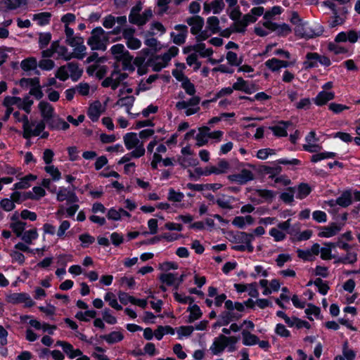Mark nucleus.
<instances>
[{"label": "nucleus", "instance_id": "nucleus-1", "mask_svg": "<svg viewBox=\"0 0 360 360\" xmlns=\"http://www.w3.org/2000/svg\"><path fill=\"white\" fill-rule=\"evenodd\" d=\"M228 235L233 238L232 242H238L244 243V245H238L232 246V249L236 251L244 252L247 250L248 252H252L254 251V247L252 245V240L254 239L252 233H248L244 231L233 232L230 231L228 232Z\"/></svg>", "mask_w": 360, "mask_h": 360}, {"label": "nucleus", "instance_id": "nucleus-2", "mask_svg": "<svg viewBox=\"0 0 360 360\" xmlns=\"http://www.w3.org/2000/svg\"><path fill=\"white\" fill-rule=\"evenodd\" d=\"M111 53L117 60L122 61V69L133 72L134 70L132 63L133 56L125 49L124 45L117 44L111 47Z\"/></svg>", "mask_w": 360, "mask_h": 360}, {"label": "nucleus", "instance_id": "nucleus-3", "mask_svg": "<svg viewBox=\"0 0 360 360\" xmlns=\"http://www.w3.org/2000/svg\"><path fill=\"white\" fill-rule=\"evenodd\" d=\"M65 43L74 47V51L66 58V60L72 58L82 59L85 56L86 46L84 45V39L79 36H72L65 39Z\"/></svg>", "mask_w": 360, "mask_h": 360}, {"label": "nucleus", "instance_id": "nucleus-4", "mask_svg": "<svg viewBox=\"0 0 360 360\" xmlns=\"http://www.w3.org/2000/svg\"><path fill=\"white\" fill-rule=\"evenodd\" d=\"M7 302L13 304L24 303L26 308L32 307L35 302L31 299L29 294L26 292H13L6 295Z\"/></svg>", "mask_w": 360, "mask_h": 360}, {"label": "nucleus", "instance_id": "nucleus-5", "mask_svg": "<svg viewBox=\"0 0 360 360\" xmlns=\"http://www.w3.org/2000/svg\"><path fill=\"white\" fill-rule=\"evenodd\" d=\"M104 30L101 27H96L93 30L91 36L88 39V44L93 50H105V45L103 41Z\"/></svg>", "mask_w": 360, "mask_h": 360}, {"label": "nucleus", "instance_id": "nucleus-6", "mask_svg": "<svg viewBox=\"0 0 360 360\" xmlns=\"http://www.w3.org/2000/svg\"><path fill=\"white\" fill-rule=\"evenodd\" d=\"M127 77L128 75L127 73H121L120 71L114 70L109 77L102 82V86L103 87L110 86L112 89L115 90L120 84Z\"/></svg>", "mask_w": 360, "mask_h": 360}, {"label": "nucleus", "instance_id": "nucleus-7", "mask_svg": "<svg viewBox=\"0 0 360 360\" xmlns=\"http://www.w3.org/2000/svg\"><path fill=\"white\" fill-rule=\"evenodd\" d=\"M255 172L257 174L256 177L264 178L266 174H269L270 178H274L278 175L281 170V167H268L265 165H259L257 167H253Z\"/></svg>", "mask_w": 360, "mask_h": 360}, {"label": "nucleus", "instance_id": "nucleus-8", "mask_svg": "<svg viewBox=\"0 0 360 360\" xmlns=\"http://www.w3.org/2000/svg\"><path fill=\"white\" fill-rule=\"evenodd\" d=\"M175 30L179 32V34L171 33V37L174 44L181 45L185 43L188 34V27L185 25H176L174 26Z\"/></svg>", "mask_w": 360, "mask_h": 360}, {"label": "nucleus", "instance_id": "nucleus-9", "mask_svg": "<svg viewBox=\"0 0 360 360\" xmlns=\"http://www.w3.org/2000/svg\"><path fill=\"white\" fill-rule=\"evenodd\" d=\"M229 163L225 160H220L217 166H210L205 167V176H209L211 174H220L226 173L229 169Z\"/></svg>", "mask_w": 360, "mask_h": 360}, {"label": "nucleus", "instance_id": "nucleus-10", "mask_svg": "<svg viewBox=\"0 0 360 360\" xmlns=\"http://www.w3.org/2000/svg\"><path fill=\"white\" fill-rule=\"evenodd\" d=\"M186 23L191 26V32L196 35L202 30L204 25V20L200 15H194L186 19Z\"/></svg>", "mask_w": 360, "mask_h": 360}, {"label": "nucleus", "instance_id": "nucleus-11", "mask_svg": "<svg viewBox=\"0 0 360 360\" xmlns=\"http://www.w3.org/2000/svg\"><path fill=\"white\" fill-rule=\"evenodd\" d=\"M233 88L235 90L242 91L246 94H252L257 90L256 85L254 84H248L242 77H238L237 82L233 84Z\"/></svg>", "mask_w": 360, "mask_h": 360}, {"label": "nucleus", "instance_id": "nucleus-12", "mask_svg": "<svg viewBox=\"0 0 360 360\" xmlns=\"http://www.w3.org/2000/svg\"><path fill=\"white\" fill-rule=\"evenodd\" d=\"M323 231L318 233L321 238H330L335 236L342 229V226L335 222L330 223L328 226L321 227Z\"/></svg>", "mask_w": 360, "mask_h": 360}, {"label": "nucleus", "instance_id": "nucleus-13", "mask_svg": "<svg viewBox=\"0 0 360 360\" xmlns=\"http://www.w3.org/2000/svg\"><path fill=\"white\" fill-rule=\"evenodd\" d=\"M124 142L128 150L138 148L140 146L143 147V142H141L136 133H127L124 136Z\"/></svg>", "mask_w": 360, "mask_h": 360}, {"label": "nucleus", "instance_id": "nucleus-14", "mask_svg": "<svg viewBox=\"0 0 360 360\" xmlns=\"http://www.w3.org/2000/svg\"><path fill=\"white\" fill-rule=\"evenodd\" d=\"M222 337H226V335L221 334L218 337L215 338L212 346L210 347V350L214 355H219L227 347L226 340L220 338Z\"/></svg>", "mask_w": 360, "mask_h": 360}, {"label": "nucleus", "instance_id": "nucleus-15", "mask_svg": "<svg viewBox=\"0 0 360 360\" xmlns=\"http://www.w3.org/2000/svg\"><path fill=\"white\" fill-rule=\"evenodd\" d=\"M142 10V4L141 1H139L136 6L132 7L130 11V14L129 15V21L131 24L136 25L138 26H141V11Z\"/></svg>", "mask_w": 360, "mask_h": 360}, {"label": "nucleus", "instance_id": "nucleus-16", "mask_svg": "<svg viewBox=\"0 0 360 360\" xmlns=\"http://www.w3.org/2000/svg\"><path fill=\"white\" fill-rule=\"evenodd\" d=\"M292 124V122L289 121H280L278 125L269 127V129L271 130L276 136H287L288 133L286 129Z\"/></svg>", "mask_w": 360, "mask_h": 360}, {"label": "nucleus", "instance_id": "nucleus-17", "mask_svg": "<svg viewBox=\"0 0 360 360\" xmlns=\"http://www.w3.org/2000/svg\"><path fill=\"white\" fill-rule=\"evenodd\" d=\"M27 0H2L0 2V11H7L13 10L21 5L26 4Z\"/></svg>", "mask_w": 360, "mask_h": 360}, {"label": "nucleus", "instance_id": "nucleus-18", "mask_svg": "<svg viewBox=\"0 0 360 360\" xmlns=\"http://www.w3.org/2000/svg\"><path fill=\"white\" fill-rule=\"evenodd\" d=\"M352 203V192L351 190L344 191L336 199V204L342 207H347Z\"/></svg>", "mask_w": 360, "mask_h": 360}, {"label": "nucleus", "instance_id": "nucleus-19", "mask_svg": "<svg viewBox=\"0 0 360 360\" xmlns=\"http://www.w3.org/2000/svg\"><path fill=\"white\" fill-rule=\"evenodd\" d=\"M70 77L73 81H77L82 76L83 70L79 68L78 63L75 62L68 63L67 65Z\"/></svg>", "mask_w": 360, "mask_h": 360}, {"label": "nucleus", "instance_id": "nucleus-20", "mask_svg": "<svg viewBox=\"0 0 360 360\" xmlns=\"http://www.w3.org/2000/svg\"><path fill=\"white\" fill-rule=\"evenodd\" d=\"M296 193V188L288 186L283 192L280 194V199L285 204L290 205L294 202V197Z\"/></svg>", "mask_w": 360, "mask_h": 360}, {"label": "nucleus", "instance_id": "nucleus-21", "mask_svg": "<svg viewBox=\"0 0 360 360\" xmlns=\"http://www.w3.org/2000/svg\"><path fill=\"white\" fill-rule=\"evenodd\" d=\"M39 109L43 118L42 120H47L50 117L54 115V109L48 102L41 101L39 103Z\"/></svg>", "mask_w": 360, "mask_h": 360}, {"label": "nucleus", "instance_id": "nucleus-22", "mask_svg": "<svg viewBox=\"0 0 360 360\" xmlns=\"http://www.w3.org/2000/svg\"><path fill=\"white\" fill-rule=\"evenodd\" d=\"M34 194L32 191H27V192H20L18 191H15L13 192L11 195V198L15 202V203L20 204L22 202L31 199H34Z\"/></svg>", "mask_w": 360, "mask_h": 360}, {"label": "nucleus", "instance_id": "nucleus-23", "mask_svg": "<svg viewBox=\"0 0 360 360\" xmlns=\"http://www.w3.org/2000/svg\"><path fill=\"white\" fill-rule=\"evenodd\" d=\"M242 314L233 311H223L219 314V319H222V324L228 326L232 321H238Z\"/></svg>", "mask_w": 360, "mask_h": 360}, {"label": "nucleus", "instance_id": "nucleus-24", "mask_svg": "<svg viewBox=\"0 0 360 360\" xmlns=\"http://www.w3.org/2000/svg\"><path fill=\"white\" fill-rule=\"evenodd\" d=\"M335 98L333 92H328L322 91L319 93L314 101L316 105L321 106L325 105L328 101L333 100Z\"/></svg>", "mask_w": 360, "mask_h": 360}, {"label": "nucleus", "instance_id": "nucleus-25", "mask_svg": "<svg viewBox=\"0 0 360 360\" xmlns=\"http://www.w3.org/2000/svg\"><path fill=\"white\" fill-rule=\"evenodd\" d=\"M124 338V335L120 331H112L109 334L100 335V338L105 340L109 345L119 342L122 341Z\"/></svg>", "mask_w": 360, "mask_h": 360}, {"label": "nucleus", "instance_id": "nucleus-26", "mask_svg": "<svg viewBox=\"0 0 360 360\" xmlns=\"http://www.w3.org/2000/svg\"><path fill=\"white\" fill-rule=\"evenodd\" d=\"M187 311H190L188 320L186 321L188 323H193L195 321L200 319L202 316V312L200 307L195 304L192 306H189Z\"/></svg>", "mask_w": 360, "mask_h": 360}, {"label": "nucleus", "instance_id": "nucleus-27", "mask_svg": "<svg viewBox=\"0 0 360 360\" xmlns=\"http://www.w3.org/2000/svg\"><path fill=\"white\" fill-rule=\"evenodd\" d=\"M357 261V254L356 252H347V253L342 257H338L334 261L335 264H353Z\"/></svg>", "mask_w": 360, "mask_h": 360}, {"label": "nucleus", "instance_id": "nucleus-28", "mask_svg": "<svg viewBox=\"0 0 360 360\" xmlns=\"http://www.w3.org/2000/svg\"><path fill=\"white\" fill-rule=\"evenodd\" d=\"M145 154V148L140 146L138 148H136L134 150L131 151L130 153L127 154L124 157L119 160L118 164H124L128 162L131 158H140Z\"/></svg>", "mask_w": 360, "mask_h": 360}, {"label": "nucleus", "instance_id": "nucleus-29", "mask_svg": "<svg viewBox=\"0 0 360 360\" xmlns=\"http://www.w3.org/2000/svg\"><path fill=\"white\" fill-rule=\"evenodd\" d=\"M243 336V344L245 346H252L255 345L258 342V337L249 332L248 330H243L242 333Z\"/></svg>", "mask_w": 360, "mask_h": 360}, {"label": "nucleus", "instance_id": "nucleus-30", "mask_svg": "<svg viewBox=\"0 0 360 360\" xmlns=\"http://www.w3.org/2000/svg\"><path fill=\"white\" fill-rule=\"evenodd\" d=\"M296 198L300 200L304 199L307 198L311 192V188L309 186V184L302 182L300 183L297 188L296 189Z\"/></svg>", "mask_w": 360, "mask_h": 360}, {"label": "nucleus", "instance_id": "nucleus-31", "mask_svg": "<svg viewBox=\"0 0 360 360\" xmlns=\"http://www.w3.org/2000/svg\"><path fill=\"white\" fill-rule=\"evenodd\" d=\"M210 128L207 127H202L199 128V134H197L195 139L197 141L196 145L198 146H202L207 143L208 132Z\"/></svg>", "mask_w": 360, "mask_h": 360}, {"label": "nucleus", "instance_id": "nucleus-32", "mask_svg": "<svg viewBox=\"0 0 360 360\" xmlns=\"http://www.w3.org/2000/svg\"><path fill=\"white\" fill-rule=\"evenodd\" d=\"M177 273H167L161 274L159 276V280L162 284H165L167 286H175V282L176 280V276Z\"/></svg>", "mask_w": 360, "mask_h": 360}, {"label": "nucleus", "instance_id": "nucleus-33", "mask_svg": "<svg viewBox=\"0 0 360 360\" xmlns=\"http://www.w3.org/2000/svg\"><path fill=\"white\" fill-rule=\"evenodd\" d=\"M6 172L8 174L15 175L18 180H35L37 178L36 176L32 174L22 176V174L18 172L15 168L8 166L6 167Z\"/></svg>", "mask_w": 360, "mask_h": 360}, {"label": "nucleus", "instance_id": "nucleus-34", "mask_svg": "<svg viewBox=\"0 0 360 360\" xmlns=\"http://www.w3.org/2000/svg\"><path fill=\"white\" fill-rule=\"evenodd\" d=\"M323 32V29L321 27L320 31L317 33H306L304 32L303 25L301 23L298 24L295 29V32L297 35L304 38H313L314 37L319 36Z\"/></svg>", "mask_w": 360, "mask_h": 360}, {"label": "nucleus", "instance_id": "nucleus-35", "mask_svg": "<svg viewBox=\"0 0 360 360\" xmlns=\"http://www.w3.org/2000/svg\"><path fill=\"white\" fill-rule=\"evenodd\" d=\"M100 108L101 103L99 102H96L94 104L91 105L88 111V115L93 122L97 121L98 117H100Z\"/></svg>", "mask_w": 360, "mask_h": 360}, {"label": "nucleus", "instance_id": "nucleus-36", "mask_svg": "<svg viewBox=\"0 0 360 360\" xmlns=\"http://www.w3.org/2000/svg\"><path fill=\"white\" fill-rule=\"evenodd\" d=\"M27 225L26 222L22 221H18L11 224L10 227L15 233L17 237H22Z\"/></svg>", "mask_w": 360, "mask_h": 360}, {"label": "nucleus", "instance_id": "nucleus-37", "mask_svg": "<svg viewBox=\"0 0 360 360\" xmlns=\"http://www.w3.org/2000/svg\"><path fill=\"white\" fill-rule=\"evenodd\" d=\"M20 66L25 71L35 70L37 67V59L34 57L26 58L21 62Z\"/></svg>", "mask_w": 360, "mask_h": 360}, {"label": "nucleus", "instance_id": "nucleus-38", "mask_svg": "<svg viewBox=\"0 0 360 360\" xmlns=\"http://www.w3.org/2000/svg\"><path fill=\"white\" fill-rule=\"evenodd\" d=\"M307 307H308L304 310L305 314L308 316L307 318L310 321H313V319L311 316L314 315L316 319H319V316L321 314L320 307L316 306L312 303H308Z\"/></svg>", "mask_w": 360, "mask_h": 360}, {"label": "nucleus", "instance_id": "nucleus-39", "mask_svg": "<svg viewBox=\"0 0 360 360\" xmlns=\"http://www.w3.org/2000/svg\"><path fill=\"white\" fill-rule=\"evenodd\" d=\"M39 237V234L37 233V229H32L29 231H26L24 232L23 235L21 237V239L26 244H31L33 240L37 239Z\"/></svg>", "mask_w": 360, "mask_h": 360}, {"label": "nucleus", "instance_id": "nucleus-40", "mask_svg": "<svg viewBox=\"0 0 360 360\" xmlns=\"http://www.w3.org/2000/svg\"><path fill=\"white\" fill-rule=\"evenodd\" d=\"M314 285L318 288V292L323 295H326L330 289L328 282L323 281L321 278H316L314 281Z\"/></svg>", "mask_w": 360, "mask_h": 360}, {"label": "nucleus", "instance_id": "nucleus-41", "mask_svg": "<svg viewBox=\"0 0 360 360\" xmlns=\"http://www.w3.org/2000/svg\"><path fill=\"white\" fill-rule=\"evenodd\" d=\"M104 300L105 301L108 302L109 305L112 308L117 311H120L122 309V307L118 304L115 295L112 292H108L105 293L104 296Z\"/></svg>", "mask_w": 360, "mask_h": 360}, {"label": "nucleus", "instance_id": "nucleus-42", "mask_svg": "<svg viewBox=\"0 0 360 360\" xmlns=\"http://www.w3.org/2000/svg\"><path fill=\"white\" fill-rule=\"evenodd\" d=\"M184 194L180 191H176L173 188L169 189L167 199L174 202H180L183 200Z\"/></svg>", "mask_w": 360, "mask_h": 360}, {"label": "nucleus", "instance_id": "nucleus-43", "mask_svg": "<svg viewBox=\"0 0 360 360\" xmlns=\"http://www.w3.org/2000/svg\"><path fill=\"white\" fill-rule=\"evenodd\" d=\"M219 20L217 17L212 16L207 18V27L210 30L213 34L217 33L219 32L220 29L219 27Z\"/></svg>", "mask_w": 360, "mask_h": 360}, {"label": "nucleus", "instance_id": "nucleus-44", "mask_svg": "<svg viewBox=\"0 0 360 360\" xmlns=\"http://www.w3.org/2000/svg\"><path fill=\"white\" fill-rule=\"evenodd\" d=\"M221 339V338H220ZM222 339L226 340L227 344V351L229 352H233L236 350V344L240 340V336H230L222 337Z\"/></svg>", "mask_w": 360, "mask_h": 360}, {"label": "nucleus", "instance_id": "nucleus-45", "mask_svg": "<svg viewBox=\"0 0 360 360\" xmlns=\"http://www.w3.org/2000/svg\"><path fill=\"white\" fill-rule=\"evenodd\" d=\"M135 98L133 96H127L120 98L116 103L117 105L125 106L127 108V112H129L130 108L132 107Z\"/></svg>", "mask_w": 360, "mask_h": 360}, {"label": "nucleus", "instance_id": "nucleus-46", "mask_svg": "<svg viewBox=\"0 0 360 360\" xmlns=\"http://www.w3.org/2000/svg\"><path fill=\"white\" fill-rule=\"evenodd\" d=\"M44 121L45 124H48L49 128H50L51 129H60L61 119L56 116L55 115Z\"/></svg>", "mask_w": 360, "mask_h": 360}, {"label": "nucleus", "instance_id": "nucleus-47", "mask_svg": "<svg viewBox=\"0 0 360 360\" xmlns=\"http://www.w3.org/2000/svg\"><path fill=\"white\" fill-rule=\"evenodd\" d=\"M63 352L70 359H74L82 354V352L79 349H74L73 346L70 342L65 345Z\"/></svg>", "mask_w": 360, "mask_h": 360}, {"label": "nucleus", "instance_id": "nucleus-48", "mask_svg": "<svg viewBox=\"0 0 360 360\" xmlns=\"http://www.w3.org/2000/svg\"><path fill=\"white\" fill-rule=\"evenodd\" d=\"M79 240L82 242V247L83 248H86L89 245L94 243L95 238L89 233H85L79 236Z\"/></svg>", "mask_w": 360, "mask_h": 360}, {"label": "nucleus", "instance_id": "nucleus-49", "mask_svg": "<svg viewBox=\"0 0 360 360\" xmlns=\"http://www.w3.org/2000/svg\"><path fill=\"white\" fill-rule=\"evenodd\" d=\"M240 179V180H253L255 175L253 173L248 169H243L238 175L229 176L230 180H233L232 178Z\"/></svg>", "mask_w": 360, "mask_h": 360}, {"label": "nucleus", "instance_id": "nucleus-50", "mask_svg": "<svg viewBox=\"0 0 360 360\" xmlns=\"http://www.w3.org/2000/svg\"><path fill=\"white\" fill-rule=\"evenodd\" d=\"M311 55H318L317 53H308L306 56L307 60L304 63L306 69L316 67L319 63L318 59H314L316 57Z\"/></svg>", "mask_w": 360, "mask_h": 360}, {"label": "nucleus", "instance_id": "nucleus-51", "mask_svg": "<svg viewBox=\"0 0 360 360\" xmlns=\"http://www.w3.org/2000/svg\"><path fill=\"white\" fill-rule=\"evenodd\" d=\"M18 122H22V129H23V137L26 139H29V134H30V127L31 126V124L30 123L28 117L27 115H23L20 117V119H18ZM32 125H34V124H32Z\"/></svg>", "mask_w": 360, "mask_h": 360}, {"label": "nucleus", "instance_id": "nucleus-52", "mask_svg": "<svg viewBox=\"0 0 360 360\" xmlns=\"http://www.w3.org/2000/svg\"><path fill=\"white\" fill-rule=\"evenodd\" d=\"M332 248L333 247L326 246L321 248V258L323 260H329L331 259H335L337 258L335 255L332 254Z\"/></svg>", "mask_w": 360, "mask_h": 360}, {"label": "nucleus", "instance_id": "nucleus-53", "mask_svg": "<svg viewBox=\"0 0 360 360\" xmlns=\"http://www.w3.org/2000/svg\"><path fill=\"white\" fill-rule=\"evenodd\" d=\"M342 357H345L346 360H354L356 357V353L352 349H348V342L345 341L342 347Z\"/></svg>", "mask_w": 360, "mask_h": 360}, {"label": "nucleus", "instance_id": "nucleus-54", "mask_svg": "<svg viewBox=\"0 0 360 360\" xmlns=\"http://www.w3.org/2000/svg\"><path fill=\"white\" fill-rule=\"evenodd\" d=\"M109 308H105L102 311L103 320L108 324L114 325L117 323V319L111 314Z\"/></svg>", "mask_w": 360, "mask_h": 360}, {"label": "nucleus", "instance_id": "nucleus-55", "mask_svg": "<svg viewBox=\"0 0 360 360\" xmlns=\"http://www.w3.org/2000/svg\"><path fill=\"white\" fill-rule=\"evenodd\" d=\"M226 59L231 65L239 66L243 62L242 58H238L237 54L233 51H229L227 53Z\"/></svg>", "mask_w": 360, "mask_h": 360}, {"label": "nucleus", "instance_id": "nucleus-56", "mask_svg": "<svg viewBox=\"0 0 360 360\" xmlns=\"http://www.w3.org/2000/svg\"><path fill=\"white\" fill-rule=\"evenodd\" d=\"M194 330V327L193 326H181L177 328V333L179 335V338L181 337H188L190 336Z\"/></svg>", "mask_w": 360, "mask_h": 360}, {"label": "nucleus", "instance_id": "nucleus-57", "mask_svg": "<svg viewBox=\"0 0 360 360\" xmlns=\"http://www.w3.org/2000/svg\"><path fill=\"white\" fill-rule=\"evenodd\" d=\"M10 257L12 258L13 263L17 262L20 265H22L25 263V257L19 251L12 250L10 252Z\"/></svg>", "mask_w": 360, "mask_h": 360}, {"label": "nucleus", "instance_id": "nucleus-58", "mask_svg": "<svg viewBox=\"0 0 360 360\" xmlns=\"http://www.w3.org/2000/svg\"><path fill=\"white\" fill-rule=\"evenodd\" d=\"M335 156V153H332V152L321 153L313 155L311 158V161L312 162H317L321 160H323L326 158H331Z\"/></svg>", "mask_w": 360, "mask_h": 360}, {"label": "nucleus", "instance_id": "nucleus-59", "mask_svg": "<svg viewBox=\"0 0 360 360\" xmlns=\"http://www.w3.org/2000/svg\"><path fill=\"white\" fill-rule=\"evenodd\" d=\"M324 245L326 246H329V247H333V248L338 247L339 248L346 250L347 252L349 251V250L351 249V245L349 244L342 241L340 239H339L338 241L336 243L328 242V243H325Z\"/></svg>", "mask_w": 360, "mask_h": 360}, {"label": "nucleus", "instance_id": "nucleus-60", "mask_svg": "<svg viewBox=\"0 0 360 360\" xmlns=\"http://www.w3.org/2000/svg\"><path fill=\"white\" fill-rule=\"evenodd\" d=\"M297 253L298 257L304 261L311 262L314 259L309 250L297 249Z\"/></svg>", "mask_w": 360, "mask_h": 360}, {"label": "nucleus", "instance_id": "nucleus-61", "mask_svg": "<svg viewBox=\"0 0 360 360\" xmlns=\"http://www.w3.org/2000/svg\"><path fill=\"white\" fill-rule=\"evenodd\" d=\"M269 235L274 238L276 242L282 241L285 238V234L276 228H271L269 231Z\"/></svg>", "mask_w": 360, "mask_h": 360}, {"label": "nucleus", "instance_id": "nucleus-62", "mask_svg": "<svg viewBox=\"0 0 360 360\" xmlns=\"http://www.w3.org/2000/svg\"><path fill=\"white\" fill-rule=\"evenodd\" d=\"M15 202L12 199L4 198L0 201V206L4 210L9 212L15 208Z\"/></svg>", "mask_w": 360, "mask_h": 360}, {"label": "nucleus", "instance_id": "nucleus-63", "mask_svg": "<svg viewBox=\"0 0 360 360\" xmlns=\"http://www.w3.org/2000/svg\"><path fill=\"white\" fill-rule=\"evenodd\" d=\"M22 99L19 97H15V96H6L4 98L3 101V105L5 107L12 108L11 105H17L18 106V104L21 103Z\"/></svg>", "mask_w": 360, "mask_h": 360}, {"label": "nucleus", "instance_id": "nucleus-64", "mask_svg": "<svg viewBox=\"0 0 360 360\" xmlns=\"http://www.w3.org/2000/svg\"><path fill=\"white\" fill-rule=\"evenodd\" d=\"M275 333L281 337L283 338H289L291 335L290 332L282 323L276 324Z\"/></svg>", "mask_w": 360, "mask_h": 360}]
</instances>
